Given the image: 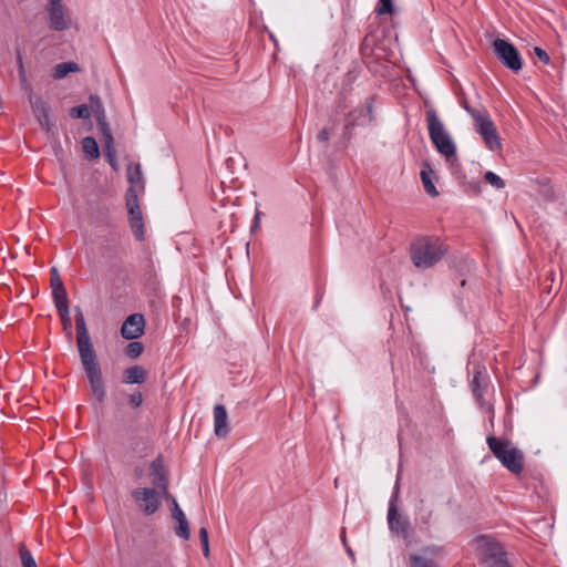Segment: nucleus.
I'll list each match as a JSON object with an SVG mask.
<instances>
[{
  "label": "nucleus",
  "mask_w": 567,
  "mask_h": 567,
  "mask_svg": "<svg viewBox=\"0 0 567 567\" xmlns=\"http://www.w3.org/2000/svg\"><path fill=\"white\" fill-rule=\"evenodd\" d=\"M447 254V246L434 236L414 239L410 246V258L419 269H429L441 261Z\"/></svg>",
  "instance_id": "f257e3e1"
},
{
  "label": "nucleus",
  "mask_w": 567,
  "mask_h": 567,
  "mask_svg": "<svg viewBox=\"0 0 567 567\" xmlns=\"http://www.w3.org/2000/svg\"><path fill=\"white\" fill-rule=\"evenodd\" d=\"M487 444L494 456L512 473L519 474L524 470V454L511 441H502L495 436L487 437Z\"/></svg>",
  "instance_id": "f03ea898"
},
{
  "label": "nucleus",
  "mask_w": 567,
  "mask_h": 567,
  "mask_svg": "<svg viewBox=\"0 0 567 567\" xmlns=\"http://www.w3.org/2000/svg\"><path fill=\"white\" fill-rule=\"evenodd\" d=\"M426 124L430 138L439 153L445 156L447 161L454 157L455 144L434 110L426 111Z\"/></svg>",
  "instance_id": "7ed1b4c3"
},
{
  "label": "nucleus",
  "mask_w": 567,
  "mask_h": 567,
  "mask_svg": "<svg viewBox=\"0 0 567 567\" xmlns=\"http://www.w3.org/2000/svg\"><path fill=\"white\" fill-rule=\"evenodd\" d=\"M474 121L475 131L481 135L485 146L492 152L502 151V140L487 112L464 106Z\"/></svg>",
  "instance_id": "20e7f679"
},
{
  "label": "nucleus",
  "mask_w": 567,
  "mask_h": 567,
  "mask_svg": "<svg viewBox=\"0 0 567 567\" xmlns=\"http://www.w3.org/2000/svg\"><path fill=\"white\" fill-rule=\"evenodd\" d=\"M81 362L90 382L92 394L99 402L105 399V388L102 378L101 368L96 360V354L81 357Z\"/></svg>",
  "instance_id": "39448f33"
},
{
  "label": "nucleus",
  "mask_w": 567,
  "mask_h": 567,
  "mask_svg": "<svg viewBox=\"0 0 567 567\" xmlns=\"http://www.w3.org/2000/svg\"><path fill=\"white\" fill-rule=\"evenodd\" d=\"M47 11L50 29L55 31L70 29L72 20L68 8L62 3V0H50L47 6Z\"/></svg>",
  "instance_id": "423d86ee"
},
{
  "label": "nucleus",
  "mask_w": 567,
  "mask_h": 567,
  "mask_svg": "<svg viewBox=\"0 0 567 567\" xmlns=\"http://www.w3.org/2000/svg\"><path fill=\"white\" fill-rule=\"evenodd\" d=\"M493 47L497 58L504 65L514 72H518L522 69L519 53L513 44L503 39H496Z\"/></svg>",
  "instance_id": "0eeeda50"
},
{
  "label": "nucleus",
  "mask_w": 567,
  "mask_h": 567,
  "mask_svg": "<svg viewBox=\"0 0 567 567\" xmlns=\"http://www.w3.org/2000/svg\"><path fill=\"white\" fill-rule=\"evenodd\" d=\"M162 494L161 491H157L155 488H135L132 492V497L134 502L136 503L137 507L145 513L146 515L154 514L161 503L158 499V495Z\"/></svg>",
  "instance_id": "6e6552de"
},
{
  "label": "nucleus",
  "mask_w": 567,
  "mask_h": 567,
  "mask_svg": "<svg viewBox=\"0 0 567 567\" xmlns=\"http://www.w3.org/2000/svg\"><path fill=\"white\" fill-rule=\"evenodd\" d=\"M126 207L130 216V224L135 237L138 240L144 238L143 214L138 204V196L134 192L126 193Z\"/></svg>",
  "instance_id": "1a4fd4ad"
},
{
  "label": "nucleus",
  "mask_w": 567,
  "mask_h": 567,
  "mask_svg": "<svg viewBox=\"0 0 567 567\" xmlns=\"http://www.w3.org/2000/svg\"><path fill=\"white\" fill-rule=\"evenodd\" d=\"M76 341L80 358L95 354L81 308H75Z\"/></svg>",
  "instance_id": "9d476101"
},
{
  "label": "nucleus",
  "mask_w": 567,
  "mask_h": 567,
  "mask_svg": "<svg viewBox=\"0 0 567 567\" xmlns=\"http://www.w3.org/2000/svg\"><path fill=\"white\" fill-rule=\"evenodd\" d=\"M29 102L31 104L32 112L39 122L42 130L50 133L54 127V122L50 117V105L48 102L39 96H34L31 92L29 94Z\"/></svg>",
  "instance_id": "9b49d317"
},
{
  "label": "nucleus",
  "mask_w": 567,
  "mask_h": 567,
  "mask_svg": "<svg viewBox=\"0 0 567 567\" xmlns=\"http://www.w3.org/2000/svg\"><path fill=\"white\" fill-rule=\"evenodd\" d=\"M478 543L482 549L485 567L488 564H497L506 560L503 547L496 540L484 536L478 539Z\"/></svg>",
  "instance_id": "f8f14e48"
},
{
  "label": "nucleus",
  "mask_w": 567,
  "mask_h": 567,
  "mask_svg": "<svg viewBox=\"0 0 567 567\" xmlns=\"http://www.w3.org/2000/svg\"><path fill=\"white\" fill-rule=\"evenodd\" d=\"M145 320L140 313L128 316L122 324L121 334L126 340L140 338L144 333Z\"/></svg>",
  "instance_id": "ddd939ff"
},
{
  "label": "nucleus",
  "mask_w": 567,
  "mask_h": 567,
  "mask_svg": "<svg viewBox=\"0 0 567 567\" xmlns=\"http://www.w3.org/2000/svg\"><path fill=\"white\" fill-rule=\"evenodd\" d=\"M151 483L162 495L168 496L167 481L164 473V464L161 457L155 458L151 464Z\"/></svg>",
  "instance_id": "4468645a"
},
{
  "label": "nucleus",
  "mask_w": 567,
  "mask_h": 567,
  "mask_svg": "<svg viewBox=\"0 0 567 567\" xmlns=\"http://www.w3.org/2000/svg\"><path fill=\"white\" fill-rule=\"evenodd\" d=\"M214 432L218 437H226L229 433L228 414L221 404L214 408Z\"/></svg>",
  "instance_id": "2eb2a0df"
},
{
  "label": "nucleus",
  "mask_w": 567,
  "mask_h": 567,
  "mask_svg": "<svg viewBox=\"0 0 567 567\" xmlns=\"http://www.w3.org/2000/svg\"><path fill=\"white\" fill-rule=\"evenodd\" d=\"M127 179L130 188L127 193L134 192V195L138 196L140 193L144 192V179L140 164H130L127 167Z\"/></svg>",
  "instance_id": "dca6fc26"
},
{
  "label": "nucleus",
  "mask_w": 567,
  "mask_h": 567,
  "mask_svg": "<svg viewBox=\"0 0 567 567\" xmlns=\"http://www.w3.org/2000/svg\"><path fill=\"white\" fill-rule=\"evenodd\" d=\"M146 371L141 365L127 368L123 372V382L126 384H141L146 381Z\"/></svg>",
  "instance_id": "f3484780"
},
{
  "label": "nucleus",
  "mask_w": 567,
  "mask_h": 567,
  "mask_svg": "<svg viewBox=\"0 0 567 567\" xmlns=\"http://www.w3.org/2000/svg\"><path fill=\"white\" fill-rule=\"evenodd\" d=\"M367 120H370V110L365 107H359L349 113L347 123L344 125L346 132L350 131L358 124L364 123Z\"/></svg>",
  "instance_id": "a211bd4d"
},
{
  "label": "nucleus",
  "mask_w": 567,
  "mask_h": 567,
  "mask_svg": "<svg viewBox=\"0 0 567 567\" xmlns=\"http://www.w3.org/2000/svg\"><path fill=\"white\" fill-rule=\"evenodd\" d=\"M433 174L434 172L431 168V166L429 164H424L423 169L421 171V179L423 187L430 196L436 197L439 195V192L432 181Z\"/></svg>",
  "instance_id": "6ab92c4d"
},
{
  "label": "nucleus",
  "mask_w": 567,
  "mask_h": 567,
  "mask_svg": "<svg viewBox=\"0 0 567 567\" xmlns=\"http://www.w3.org/2000/svg\"><path fill=\"white\" fill-rule=\"evenodd\" d=\"M80 68L74 62H63L59 63L53 69V78L54 79H63L70 72H79Z\"/></svg>",
  "instance_id": "aec40b11"
},
{
  "label": "nucleus",
  "mask_w": 567,
  "mask_h": 567,
  "mask_svg": "<svg viewBox=\"0 0 567 567\" xmlns=\"http://www.w3.org/2000/svg\"><path fill=\"white\" fill-rule=\"evenodd\" d=\"M82 148H83V152L85 153L86 157L90 159H94L100 156L97 143L91 136H86L82 140Z\"/></svg>",
  "instance_id": "412c9836"
},
{
  "label": "nucleus",
  "mask_w": 567,
  "mask_h": 567,
  "mask_svg": "<svg viewBox=\"0 0 567 567\" xmlns=\"http://www.w3.org/2000/svg\"><path fill=\"white\" fill-rule=\"evenodd\" d=\"M90 111H92V113L94 114L96 121L97 120H103V118L106 117L105 116V110L103 107L102 101L96 95H91L90 96L89 112Z\"/></svg>",
  "instance_id": "4be33fe9"
},
{
  "label": "nucleus",
  "mask_w": 567,
  "mask_h": 567,
  "mask_svg": "<svg viewBox=\"0 0 567 567\" xmlns=\"http://www.w3.org/2000/svg\"><path fill=\"white\" fill-rule=\"evenodd\" d=\"M52 296H53L54 303H55V307L58 310L63 309V307L64 308L69 307L68 295H66V290L64 287L56 288V289L52 290Z\"/></svg>",
  "instance_id": "5701e85b"
},
{
  "label": "nucleus",
  "mask_w": 567,
  "mask_h": 567,
  "mask_svg": "<svg viewBox=\"0 0 567 567\" xmlns=\"http://www.w3.org/2000/svg\"><path fill=\"white\" fill-rule=\"evenodd\" d=\"M390 528L396 533L405 530V523L396 515L393 507L389 509L388 514Z\"/></svg>",
  "instance_id": "b1692460"
},
{
  "label": "nucleus",
  "mask_w": 567,
  "mask_h": 567,
  "mask_svg": "<svg viewBox=\"0 0 567 567\" xmlns=\"http://www.w3.org/2000/svg\"><path fill=\"white\" fill-rule=\"evenodd\" d=\"M174 530L179 538L188 540L190 537V530L187 518L185 517L183 519L177 520Z\"/></svg>",
  "instance_id": "393cba45"
},
{
  "label": "nucleus",
  "mask_w": 567,
  "mask_h": 567,
  "mask_svg": "<svg viewBox=\"0 0 567 567\" xmlns=\"http://www.w3.org/2000/svg\"><path fill=\"white\" fill-rule=\"evenodd\" d=\"M96 122H97V126H99V128H100V131L102 133L104 144L105 145L114 144L111 130H110L109 124L106 122V117L103 118V120H97Z\"/></svg>",
  "instance_id": "a878e982"
},
{
  "label": "nucleus",
  "mask_w": 567,
  "mask_h": 567,
  "mask_svg": "<svg viewBox=\"0 0 567 567\" xmlns=\"http://www.w3.org/2000/svg\"><path fill=\"white\" fill-rule=\"evenodd\" d=\"M20 558L22 567H38L32 554L27 549L24 545L20 546Z\"/></svg>",
  "instance_id": "bb28decb"
},
{
  "label": "nucleus",
  "mask_w": 567,
  "mask_h": 567,
  "mask_svg": "<svg viewBox=\"0 0 567 567\" xmlns=\"http://www.w3.org/2000/svg\"><path fill=\"white\" fill-rule=\"evenodd\" d=\"M199 539L202 544L203 555L205 558H209L210 556V549H209V539H208V532L206 527H202L199 529Z\"/></svg>",
  "instance_id": "cd10ccee"
},
{
  "label": "nucleus",
  "mask_w": 567,
  "mask_h": 567,
  "mask_svg": "<svg viewBox=\"0 0 567 567\" xmlns=\"http://www.w3.org/2000/svg\"><path fill=\"white\" fill-rule=\"evenodd\" d=\"M143 349V344L141 342L134 341L127 344L125 353L127 357L135 359L142 354Z\"/></svg>",
  "instance_id": "c85d7f7f"
},
{
  "label": "nucleus",
  "mask_w": 567,
  "mask_h": 567,
  "mask_svg": "<svg viewBox=\"0 0 567 567\" xmlns=\"http://www.w3.org/2000/svg\"><path fill=\"white\" fill-rule=\"evenodd\" d=\"M484 178L488 184H491L493 187L497 189L505 187L504 181L498 175L491 171L485 173Z\"/></svg>",
  "instance_id": "c756f323"
},
{
  "label": "nucleus",
  "mask_w": 567,
  "mask_h": 567,
  "mask_svg": "<svg viewBox=\"0 0 567 567\" xmlns=\"http://www.w3.org/2000/svg\"><path fill=\"white\" fill-rule=\"evenodd\" d=\"M377 13L382 14H391L394 11L392 0H379V6L375 9Z\"/></svg>",
  "instance_id": "7c9ffc66"
},
{
  "label": "nucleus",
  "mask_w": 567,
  "mask_h": 567,
  "mask_svg": "<svg viewBox=\"0 0 567 567\" xmlns=\"http://www.w3.org/2000/svg\"><path fill=\"white\" fill-rule=\"evenodd\" d=\"M411 561H412V567H439L432 560L421 557V556H417V555L411 556Z\"/></svg>",
  "instance_id": "2f4dec72"
},
{
  "label": "nucleus",
  "mask_w": 567,
  "mask_h": 567,
  "mask_svg": "<svg viewBox=\"0 0 567 567\" xmlns=\"http://www.w3.org/2000/svg\"><path fill=\"white\" fill-rule=\"evenodd\" d=\"M70 115L73 118H87L89 117V106L84 105V104L74 106L70 110Z\"/></svg>",
  "instance_id": "473e14b6"
},
{
  "label": "nucleus",
  "mask_w": 567,
  "mask_h": 567,
  "mask_svg": "<svg viewBox=\"0 0 567 567\" xmlns=\"http://www.w3.org/2000/svg\"><path fill=\"white\" fill-rule=\"evenodd\" d=\"M60 317H61V320H62V324H63V328L64 330L71 334V329H72V326H71V318H70V312H69V307L68 308H64L63 309H59L58 310Z\"/></svg>",
  "instance_id": "72a5a7b5"
},
{
  "label": "nucleus",
  "mask_w": 567,
  "mask_h": 567,
  "mask_svg": "<svg viewBox=\"0 0 567 567\" xmlns=\"http://www.w3.org/2000/svg\"><path fill=\"white\" fill-rule=\"evenodd\" d=\"M482 374H483V371H482L481 367H477L475 369L474 378H473V381H472V390H473V392H474V394L476 395L477 399H480L482 396V394L480 392V382H481V379H482Z\"/></svg>",
  "instance_id": "f704fd0d"
},
{
  "label": "nucleus",
  "mask_w": 567,
  "mask_h": 567,
  "mask_svg": "<svg viewBox=\"0 0 567 567\" xmlns=\"http://www.w3.org/2000/svg\"><path fill=\"white\" fill-rule=\"evenodd\" d=\"M105 157H106L107 162L110 163V165L114 169H117L116 152H115L114 144L105 145Z\"/></svg>",
  "instance_id": "c9c22d12"
},
{
  "label": "nucleus",
  "mask_w": 567,
  "mask_h": 567,
  "mask_svg": "<svg viewBox=\"0 0 567 567\" xmlns=\"http://www.w3.org/2000/svg\"><path fill=\"white\" fill-rule=\"evenodd\" d=\"M128 403L132 408L137 409L143 403V395L140 391H135L128 395Z\"/></svg>",
  "instance_id": "e433bc0d"
},
{
  "label": "nucleus",
  "mask_w": 567,
  "mask_h": 567,
  "mask_svg": "<svg viewBox=\"0 0 567 567\" xmlns=\"http://www.w3.org/2000/svg\"><path fill=\"white\" fill-rule=\"evenodd\" d=\"M61 287H64V286L60 278L59 271L56 268H52L51 269V288H52V290H54V289L61 288Z\"/></svg>",
  "instance_id": "4c0bfd02"
},
{
  "label": "nucleus",
  "mask_w": 567,
  "mask_h": 567,
  "mask_svg": "<svg viewBox=\"0 0 567 567\" xmlns=\"http://www.w3.org/2000/svg\"><path fill=\"white\" fill-rule=\"evenodd\" d=\"M17 61H18V65H19V76H20V81L23 85H27L28 86V80H27V75H25V69H24V65H23V61H22V55L20 52H18V55H17Z\"/></svg>",
  "instance_id": "58836bf2"
},
{
  "label": "nucleus",
  "mask_w": 567,
  "mask_h": 567,
  "mask_svg": "<svg viewBox=\"0 0 567 567\" xmlns=\"http://www.w3.org/2000/svg\"><path fill=\"white\" fill-rule=\"evenodd\" d=\"M534 52L536 54V56L544 63V64H548L549 63V55L548 53L543 50L542 48L539 47H535L534 48Z\"/></svg>",
  "instance_id": "ea45409f"
},
{
  "label": "nucleus",
  "mask_w": 567,
  "mask_h": 567,
  "mask_svg": "<svg viewBox=\"0 0 567 567\" xmlns=\"http://www.w3.org/2000/svg\"><path fill=\"white\" fill-rule=\"evenodd\" d=\"M319 142L328 143L330 138V131L328 128H322L317 136Z\"/></svg>",
  "instance_id": "a19ab883"
},
{
  "label": "nucleus",
  "mask_w": 567,
  "mask_h": 567,
  "mask_svg": "<svg viewBox=\"0 0 567 567\" xmlns=\"http://www.w3.org/2000/svg\"><path fill=\"white\" fill-rule=\"evenodd\" d=\"M341 540H342V543H343V545L346 547V550H347L348 555L354 560V553H353L352 548L347 543L346 529L344 528L342 529Z\"/></svg>",
  "instance_id": "79ce46f5"
},
{
  "label": "nucleus",
  "mask_w": 567,
  "mask_h": 567,
  "mask_svg": "<svg viewBox=\"0 0 567 567\" xmlns=\"http://www.w3.org/2000/svg\"><path fill=\"white\" fill-rule=\"evenodd\" d=\"M172 517L175 522L185 518V514L182 509L178 511H172Z\"/></svg>",
  "instance_id": "37998d69"
},
{
  "label": "nucleus",
  "mask_w": 567,
  "mask_h": 567,
  "mask_svg": "<svg viewBox=\"0 0 567 567\" xmlns=\"http://www.w3.org/2000/svg\"><path fill=\"white\" fill-rule=\"evenodd\" d=\"M486 567H509L507 561H501V563H497V564H488Z\"/></svg>",
  "instance_id": "c03bdc74"
},
{
  "label": "nucleus",
  "mask_w": 567,
  "mask_h": 567,
  "mask_svg": "<svg viewBox=\"0 0 567 567\" xmlns=\"http://www.w3.org/2000/svg\"><path fill=\"white\" fill-rule=\"evenodd\" d=\"M178 509H181V507L178 506L176 499H173V508H172V511H178Z\"/></svg>",
  "instance_id": "a18cd8bd"
}]
</instances>
